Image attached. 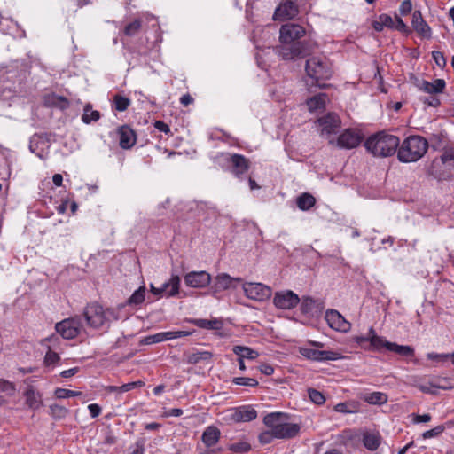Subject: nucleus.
<instances>
[{
  "label": "nucleus",
  "mask_w": 454,
  "mask_h": 454,
  "mask_svg": "<svg viewBox=\"0 0 454 454\" xmlns=\"http://www.w3.org/2000/svg\"><path fill=\"white\" fill-rule=\"evenodd\" d=\"M304 35V27L298 24L283 25L279 31L281 45L277 47V53L286 60H294L308 56L312 51V45L308 42L297 41Z\"/></svg>",
  "instance_id": "nucleus-1"
},
{
  "label": "nucleus",
  "mask_w": 454,
  "mask_h": 454,
  "mask_svg": "<svg viewBox=\"0 0 454 454\" xmlns=\"http://www.w3.org/2000/svg\"><path fill=\"white\" fill-rule=\"evenodd\" d=\"M398 137L385 131L378 132L367 138L364 143L366 150L376 157H387L398 151Z\"/></svg>",
  "instance_id": "nucleus-2"
},
{
  "label": "nucleus",
  "mask_w": 454,
  "mask_h": 454,
  "mask_svg": "<svg viewBox=\"0 0 454 454\" xmlns=\"http://www.w3.org/2000/svg\"><path fill=\"white\" fill-rule=\"evenodd\" d=\"M428 149L427 140L420 136H410L398 146L397 158L401 162H415Z\"/></svg>",
  "instance_id": "nucleus-3"
},
{
  "label": "nucleus",
  "mask_w": 454,
  "mask_h": 454,
  "mask_svg": "<svg viewBox=\"0 0 454 454\" xmlns=\"http://www.w3.org/2000/svg\"><path fill=\"white\" fill-rule=\"evenodd\" d=\"M305 69L307 74L311 79L315 80V82H312V85L315 84L319 88H326L329 86L325 82H320V81L327 80L332 76V70L325 58L312 57L309 59L306 62Z\"/></svg>",
  "instance_id": "nucleus-4"
},
{
  "label": "nucleus",
  "mask_w": 454,
  "mask_h": 454,
  "mask_svg": "<svg viewBox=\"0 0 454 454\" xmlns=\"http://www.w3.org/2000/svg\"><path fill=\"white\" fill-rule=\"evenodd\" d=\"M263 423L272 428V434L277 439H290L300 432V426L294 423L280 421V413H270L264 417Z\"/></svg>",
  "instance_id": "nucleus-5"
},
{
  "label": "nucleus",
  "mask_w": 454,
  "mask_h": 454,
  "mask_svg": "<svg viewBox=\"0 0 454 454\" xmlns=\"http://www.w3.org/2000/svg\"><path fill=\"white\" fill-rule=\"evenodd\" d=\"M354 340L362 348L369 351H380L383 348L389 351V344L392 343L377 335L373 327H370L366 336H355Z\"/></svg>",
  "instance_id": "nucleus-6"
},
{
  "label": "nucleus",
  "mask_w": 454,
  "mask_h": 454,
  "mask_svg": "<svg viewBox=\"0 0 454 454\" xmlns=\"http://www.w3.org/2000/svg\"><path fill=\"white\" fill-rule=\"evenodd\" d=\"M82 328V323L80 317H69L59 322L55 329L66 340L75 338Z\"/></svg>",
  "instance_id": "nucleus-7"
},
{
  "label": "nucleus",
  "mask_w": 454,
  "mask_h": 454,
  "mask_svg": "<svg viewBox=\"0 0 454 454\" xmlns=\"http://www.w3.org/2000/svg\"><path fill=\"white\" fill-rule=\"evenodd\" d=\"M318 123L321 127V135L325 137L330 144H333L334 139L332 136L337 134L340 129V117L336 114L330 113L319 118Z\"/></svg>",
  "instance_id": "nucleus-8"
},
{
  "label": "nucleus",
  "mask_w": 454,
  "mask_h": 454,
  "mask_svg": "<svg viewBox=\"0 0 454 454\" xmlns=\"http://www.w3.org/2000/svg\"><path fill=\"white\" fill-rule=\"evenodd\" d=\"M242 288L248 299L256 301H267L272 294L271 288L262 283L246 282Z\"/></svg>",
  "instance_id": "nucleus-9"
},
{
  "label": "nucleus",
  "mask_w": 454,
  "mask_h": 454,
  "mask_svg": "<svg viewBox=\"0 0 454 454\" xmlns=\"http://www.w3.org/2000/svg\"><path fill=\"white\" fill-rule=\"evenodd\" d=\"M87 324L93 328H99L106 323L105 309L102 306L93 303L88 305L83 313Z\"/></svg>",
  "instance_id": "nucleus-10"
},
{
  "label": "nucleus",
  "mask_w": 454,
  "mask_h": 454,
  "mask_svg": "<svg viewBox=\"0 0 454 454\" xmlns=\"http://www.w3.org/2000/svg\"><path fill=\"white\" fill-rule=\"evenodd\" d=\"M300 354L305 358L316 362L336 361L343 358L340 353L332 350H318L309 348H300Z\"/></svg>",
  "instance_id": "nucleus-11"
},
{
  "label": "nucleus",
  "mask_w": 454,
  "mask_h": 454,
  "mask_svg": "<svg viewBox=\"0 0 454 454\" xmlns=\"http://www.w3.org/2000/svg\"><path fill=\"white\" fill-rule=\"evenodd\" d=\"M179 287L180 278L177 275H172L170 279L164 283L160 287H155L153 284L150 285L151 292L158 297L176 296L179 292Z\"/></svg>",
  "instance_id": "nucleus-12"
},
{
  "label": "nucleus",
  "mask_w": 454,
  "mask_h": 454,
  "mask_svg": "<svg viewBox=\"0 0 454 454\" xmlns=\"http://www.w3.org/2000/svg\"><path fill=\"white\" fill-rule=\"evenodd\" d=\"M299 302V296L290 290L277 292L273 298L274 305L280 309H292Z\"/></svg>",
  "instance_id": "nucleus-13"
},
{
  "label": "nucleus",
  "mask_w": 454,
  "mask_h": 454,
  "mask_svg": "<svg viewBox=\"0 0 454 454\" xmlns=\"http://www.w3.org/2000/svg\"><path fill=\"white\" fill-rule=\"evenodd\" d=\"M328 325L335 330L347 333L350 330L351 325L344 317L335 309H328L325 317Z\"/></svg>",
  "instance_id": "nucleus-14"
},
{
  "label": "nucleus",
  "mask_w": 454,
  "mask_h": 454,
  "mask_svg": "<svg viewBox=\"0 0 454 454\" xmlns=\"http://www.w3.org/2000/svg\"><path fill=\"white\" fill-rule=\"evenodd\" d=\"M184 279L187 286L202 288L209 285L211 276L205 270L191 271L184 276Z\"/></svg>",
  "instance_id": "nucleus-15"
},
{
  "label": "nucleus",
  "mask_w": 454,
  "mask_h": 454,
  "mask_svg": "<svg viewBox=\"0 0 454 454\" xmlns=\"http://www.w3.org/2000/svg\"><path fill=\"white\" fill-rule=\"evenodd\" d=\"M362 137L353 129H348L341 133L336 141V145L340 148L353 149L360 145Z\"/></svg>",
  "instance_id": "nucleus-16"
},
{
  "label": "nucleus",
  "mask_w": 454,
  "mask_h": 454,
  "mask_svg": "<svg viewBox=\"0 0 454 454\" xmlns=\"http://www.w3.org/2000/svg\"><path fill=\"white\" fill-rule=\"evenodd\" d=\"M229 162L231 163V172L239 178H241L250 168L249 160L241 154H231Z\"/></svg>",
  "instance_id": "nucleus-17"
},
{
  "label": "nucleus",
  "mask_w": 454,
  "mask_h": 454,
  "mask_svg": "<svg viewBox=\"0 0 454 454\" xmlns=\"http://www.w3.org/2000/svg\"><path fill=\"white\" fill-rule=\"evenodd\" d=\"M297 14L298 6L292 1H286L276 9L273 18L277 20H291Z\"/></svg>",
  "instance_id": "nucleus-18"
},
{
  "label": "nucleus",
  "mask_w": 454,
  "mask_h": 454,
  "mask_svg": "<svg viewBox=\"0 0 454 454\" xmlns=\"http://www.w3.org/2000/svg\"><path fill=\"white\" fill-rule=\"evenodd\" d=\"M411 26L413 29L422 37L429 39L432 36L430 27L425 21L420 11H414L412 13Z\"/></svg>",
  "instance_id": "nucleus-19"
},
{
  "label": "nucleus",
  "mask_w": 454,
  "mask_h": 454,
  "mask_svg": "<svg viewBox=\"0 0 454 454\" xmlns=\"http://www.w3.org/2000/svg\"><path fill=\"white\" fill-rule=\"evenodd\" d=\"M256 417L257 411L249 405L237 408L232 414V419L236 422H249Z\"/></svg>",
  "instance_id": "nucleus-20"
},
{
  "label": "nucleus",
  "mask_w": 454,
  "mask_h": 454,
  "mask_svg": "<svg viewBox=\"0 0 454 454\" xmlns=\"http://www.w3.org/2000/svg\"><path fill=\"white\" fill-rule=\"evenodd\" d=\"M241 281L242 279L240 278H231L230 275L226 273H222L215 277L213 288L215 293L221 292L232 287L233 282Z\"/></svg>",
  "instance_id": "nucleus-21"
},
{
  "label": "nucleus",
  "mask_w": 454,
  "mask_h": 454,
  "mask_svg": "<svg viewBox=\"0 0 454 454\" xmlns=\"http://www.w3.org/2000/svg\"><path fill=\"white\" fill-rule=\"evenodd\" d=\"M120 134V146L123 149L131 148L136 143V135L134 131L128 126L121 127Z\"/></svg>",
  "instance_id": "nucleus-22"
},
{
  "label": "nucleus",
  "mask_w": 454,
  "mask_h": 454,
  "mask_svg": "<svg viewBox=\"0 0 454 454\" xmlns=\"http://www.w3.org/2000/svg\"><path fill=\"white\" fill-rule=\"evenodd\" d=\"M220 434V430L216 427L209 426L203 432L201 440L207 447L210 448L218 442Z\"/></svg>",
  "instance_id": "nucleus-23"
},
{
  "label": "nucleus",
  "mask_w": 454,
  "mask_h": 454,
  "mask_svg": "<svg viewBox=\"0 0 454 454\" xmlns=\"http://www.w3.org/2000/svg\"><path fill=\"white\" fill-rule=\"evenodd\" d=\"M445 81L442 79H436L433 82L427 81H422L419 84V90L429 93V94H436L442 92L445 88Z\"/></svg>",
  "instance_id": "nucleus-24"
},
{
  "label": "nucleus",
  "mask_w": 454,
  "mask_h": 454,
  "mask_svg": "<svg viewBox=\"0 0 454 454\" xmlns=\"http://www.w3.org/2000/svg\"><path fill=\"white\" fill-rule=\"evenodd\" d=\"M232 351L235 355L238 356L239 358H241L243 360L248 359V360H254L258 357L259 353L252 349L251 348L246 347V346H234L232 348Z\"/></svg>",
  "instance_id": "nucleus-25"
},
{
  "label": "nucleus",
  "mask_w": 454,
  "mask_h": 454,
  "mask_svg": "<svg viewBox=\"0 0 454 454\" xmlns=\"http://www.w3.org/2000/svg\"><path fill=\"white\" fill-rule=\"evenodd\" d=\"M328 100L325 93H319L309 98L307 100V106L309 111H316L323 109L325 106L326 101Z\"/></svg>",
  "instance_id": "nucleus-26"
},
{
  "label": "nucleus",
  "mask_w": 454,
  "mask_h": 454,
  "mask_svg": "<svg viewBox=\"0 0 454 454\" xmlns=\"http://www.w3.org/2000/svg\"><path fill=\"white\" fill-rule=\"evenodd\" d=\"M315 204V197L308 192H303L296 199V205L302 211L309 210Z\"/></svg>",
  "instance_id": "nucleus-27"
},
{
  "label": "nucleus",
  "mask_w": 454,
  "mask_h": 454,
  "mask_svg": "<svg viewBox=\"0 0 454 454\" xmlns=\"http://www.w3.org/2000/svg\"><path fill=\"white\" fill-rule=\"evenodd\" d=\"M213 354L209 351H196L185 354L186 362L191 364H196L201 361H210Z\"/></svg>",
  "instance_id": "nucleus-28"
},
{
  "label": "nucleus",
  "mask_w": 454,
  "mask_h": 454,
  "mask_svg": "<svg viewBox=\"0 0 454 454\" xmlns=\"http://www.w3.org/2000/svg\"><path fill=\"white\" fill-rule=\"evenodd\" d=\"M389 351L394 352L403 357L414 356V348L408 345H399L395 342L389 344Z\"/></svg>",
  "instance_id": "nucleus-29"
},
{
  "label": "nucleus",
  "mask_w": 454,
  "mask_h": 454,
  "mask_svg": "<svg viewBox=\"0 0 454 454\" xmlns=\"http://www.w3.org/2000/svg\"><path fill=\"white\" fill-rule=\"evenodd\" d=\"M24 395L26 397V403L29 408L33 410H37L41 406L42 401L40 399V396L35 392V390L32 387L27 389Z\"/></svg>",
  "instance_id": "nucleus-30"
},
{
  "label": "nucleus",
  "mask_w": 454,
  "mask_h": 454,
  "mask_svg": "<svg viewBox=\"0 0 454 454\" xmlns=\"http://www.w3.org/2000/svg\"><path fill=\"white\" fill-rule=\"evenodd\" d=\"M364 445L370 450H375L380 444V436L377 434H366L363 439Z\"/></svg>",
  "instance_id": "nucleus-31"
},
{
  "label": "nucleus",
  "mask_w": 454,
  "mask_h": 454,
  "mask_svg": "<svg viewBox=\"0 0 454 454\" xmlns=\"http://www.w3.org/2000/svg\"><path fill=\"white\" fill-rule=\"evenodd\" d=\"M364 401L370 404L380 405L387 402V395L382 392H372L364 396Z\"/></svg>",
  "instance_id": "nucleus-32"
},
{
  "label": "nucleus",
  "mask_w": 454,
  "mask_h": 454,
  "mask_svg": "<svg viewBox=\"0 0 454 454\" xmlns=\"http://www.w3.org/2000/svg\"><path fill=\"white\" fill-rule=\"evenodd\" d=\"M145 298V286H142L136 290L132 295L127 300L126 303L131 306H137L141 304Z\"/></svg>",
  "instance_id": "nucleus-33"
},
{
  "label": "nucleus",
  "mask_w": 454,
  "mask_h": 454,
  "mask_svg": "<svg viewBox=\"0 0 454 454\" xmlns=\"http://www.w3.org/2000/svg\"><path fill=\"white\" fill-rule=\"evenodd\" d=\"M100 118V113L96 110H92L91 105L87 104L84 106V112L82 116V120L84 123L89 124L91 121H97Z\"/></svg>",
  "instance_id": "nucleus-34"
},
{
  "label": "nucleus",
  "mask_w": 454,
  "mask_h": 454,
  "mask_svg": "<svg viewBox=\"0 0 454 454\" xmlns=\"http://www.w3.org/2000/svg\"><path fill=\"white\" fill-rule=\"evenodd\" d=\"M114 108L119 112H123L130 106L131 101L129 98L116 94L113 99Z\"/></svg>",
  "instance_id": "nucleus-35"
},
{
  "label": "nucleus",
  "mask_w": 454,
  "mask_h": 454,
  "mask_svg": "<svg viewBox=\"0 0 454 454\" xmlns=\"http://www.w3.org/2000/svg\"><path fill=\"white\" fill-rule=\"evenodd\" d=\"M232 383L250 387H255L259 385L257 380L249 377H235L232 379Z\"/></svg>",
  "instance_id": "nucleus-36"
},
{
  "label": "nucleus",
  "mask_w": 454,
  "mask_h": 454,
  "mask_svg": "<svg viewBox=\"0 0 454 454\" xmlns=\"http://www.w3.org/2000/svg\"><path fill=\"white\" fill-rule=\"evenodd\" d=\"M141 28V20H135L124 27V34L128 36L136 35Z\"/></svg>",
  "instance_id": "nucleus-37"
},
{
  "label": "nucleus",
  "mask_w": 454,
  "mask_h": 454,
  "mask_svg": "<svg viewBox=\"0 0 454 454\" xmlns=\"http://www.w3.org/2000/svg\"><path fill=\"white\" fill-rule=\"evenodd\" d=\"M316 301L311 297H303L301 304L302 314H311L315 307Z\"/></svg>",
  "instance_id": "nucleus-38"
},
{
  "label": "nucleus",
  "mask_w": 454,
  "mask_h": 454,
  "mask_svg": "<svg viewBox=\"0 0 454 454\" xmlns=\"http://www.w3.org/2000/svg\"><path fill=\"white\" fill-rule=\"evenodd\" d=\"M308 394L310 401L317 405L323 404L325 402V395L317 389L309 388Z\"/></svg>",
  "instance_id": "nucleus-39"
},
{
  "label": "nucleus",
  "mask_w": 454,
  "mask_h": 454,
  "mask_svg": "<svg viewBox=\"0 0 454 454\" xmlns=\"http://www.w3.org/2000/svg\"><path fill=\"white\" fill-rule=\"evenodd\" d=\"M50 411L51 415L55 419H62L67 414V410L64 406L59 405L57 403L51 404L50 406Z\"/></svg>",
  "instance_id": "nucleus-40"
},
{
  "label": "nucleus",
  "mask_w": 454,
  "mask_h": 454,
  "mask_svg": "<svg viewBox=\"0 0 454 454\" xmlns=\"http://www.w3.org/2000/svg\"><path fill=\"white\" fill-rule=\"evenodd\" d=\"M0 391L5 393L7 395H13L16 392L15 385L8 380L0 379Z\"/></svg>",
  "instance_id": "nucleus-41"
},
{
  "label": "nucleus",
  "mask_w": 454,
  "mask_h": 454,
  "mask_svg": "<svg viewBox=\"0 0 454 454\" xmlns=\"http://www.w3.org/2000/svg\"><path fill=\"white\" fill-rule=\"evenodd\" d=\"M196 325L199 327L206 328V329H219L220 322L217 320H207V319H198L196 321Z\"/></svg>",
  "instance_id": "nucleus-42"
},
{
  "label": "nucleus",
  "mask_w": 454,
  "mask_h": 454,
  "mask_svg": "<svg viewBox=\"0 0 454 454\" xmlns=\"http://www.w3.org/2000/svg\"><path fill=\"white\" fill-rule=\"evenodd\" d=\"M162 341L181 338L189 335L188 332L185 331H174V332H164L160 333Z\"/></svg>",
  "instance_id": "nucleus-43"
},
{
  "label": "nucleus",
  "mask_w": 454,
  "mask_h": 454,
  "mask_svg": "<svg viewBox=\"0 0 454 454\" xmlns=\"http://www.w3.org/2000/svg\"><path fill=\"white\" fill-rule=\"evenodd\" d=\"M81 393L65 388H57L55 390V396L59 399L69 398L80 395Z\"/></svg>",
  "instance_id": "nucleus-44"
},
{
  "label": "nucleus",
  "mask_w": 454,
  "mask_h": 454,
  "mask_svg": "<svg viewBox=\"0 0 454 454\" xmlns=\"http://www.w3.org/2000/svg\"><path fill=\"white\" fill-rule=\"evenodd\" d=\"M432 57L435 62V64L440 67V68H444L445 66H446V59L443 55V53H442L441 51H434L432 52Z\"/></svg>",
  "instance_id": "nucleus-45"
},
{
  "label": "nucleus",
  "mask_w": 454,
  "mask_h": 454,
  "mask_svg": "<svg viewBox=\"0 0 454 454\" xmlns=\"http://www.w3.org/2000/svg\"><path fill=\"white\" fill-rule=\"evenodd\" d=\"M258 438L262 444H268L270 443L272 440L276 437L272 434V428H270V430L261 433Z\"/></svg>",
  "instance_id": "nucleus-46"
},
{
  "label": "nucleus",
  "mask_w": 454,
  "mask_h": 454,
  "mask_svg": "<svg viewBox=\"0 0 454 454\" xmlns=\"http://www.w3.org/2000/svg\"><path fill=\"white\" fill-rule=\"evenodd\" d=\"M443 426H437L434 428L424 432L422 436L424 439L433 438L441 434L443 432Z\"/></svg>",
  "instance_id": "nucleus-47"
},
{
  "label": "nucleus",
  "mask_w": 454,
  "mask_h": 454,
  "mask_svg": "<svg viewBox=\"0 0 454 454\" xmlns=\"http://www.w3.org/2000/svg\"><path fill=\"white\" fill-rule=\"evenodd\" d=\"M392 29H395L403 33L410 32L407 25L403 22V20L401 18L397 16L395 17V20H394V26H392Z\"/></svg>",
  "instance_id": "nucleus-48"
},
{
  "label": "nucleus",
  "mask_w": 454,
  "mask_h": 454,
  "mask_svg": "<svg viewBox=\"0 0 454 454\" xmlns=\"http://www.w3.org/2000/svg\"><path fill=\"white\" fill-rule=\"evenodd\" d=\"M419 388L423 393L435 394L436 393V391L434 390L435 388H443V389H445L446 387H441V386H437V385L429 383V384L419 385Z\"/></svg>",
  "instance_id": "nucleus-49"
},
{
  "label": "nucleus",
  "mask_w": 454,
  "mask_h": 454,
  "mask_svg": "<svg viewBox=\"0 0 454 454\" xmlns=\"http://www.w3.org/2000/svg\"><path fill=\"white\" fill-rule=\"evenodd\" d=\"M59 358L60 357L57 353H55L51 350H49L45 355L44 364L46 365L53 364L57 363L59 360Z\"/></svg>",
  "instance_id": "nucleus-50"
},
{
  "label": "nucleus",
  "mask_w": 454,
  "mask_h": 454,
  "mask_svg": "<svg viewBox=\"0 0 454 454\" xmlns=\"http://www.w3.org/2000/svg\"><path fill=\"white\" fill-rule=\"evenodd\" d=\"M144 385H145V383L141 380L123 384L122 386H120L121 393L130 391L131 389H133L135 387H143Z\"/></svg>",
  "instance_id": "nucleus-51"
},
{
  "label": "nucleus",
  "mask_w": 454,
  "mask_h": 454,
  "mask_svg": "<svg viewBox=\"0 0 454 454\" xmlns=\"http://www.w3.org/2000/svg\"><path fill=\"white\" fill-rule=\"evenodd\" d=\"M427 357L429 360L441 362V361H446L449 358H450V354H437V353L432 352V353H428L427 355Z\"/></svg>",
  "instance_id": "nucleus-52"
},
{
  "label": "nucleus",
  "mask_w": 454,
  "mask_h": 454,
  "mask_svg": "<svg viewBox=\"0 0 454 454\" xmlns=\"http://www.w3.org/2000/svg\"><path fill=\"white\" fill-rule=\"evenodd\" d=\"M348 414L357 413L361 411V404L357 401H348Z\"/></svg>",
  "instance_id": "nucleus-53"
},
{
  "label": "nucleus",
  "mask_w": 454,
  "mask_h": 454,
  "mask_svg": "<svg viewBox=\"0 0 454 454\" xmlns=\"http://www.w3.org/2000/svg\"><path fill=\"white\" fill-rule=\"evenodd\" d=\"M52 104H54L62 110L67 108L69 106L68 100L64 97H54Z\"/></svg>",
  "instance_id": "nucleus-54"
},
{
  "label": "nucleus",
  "mask_w": 454,
  "mask_h": 454,
  "mask_svg": "<svg viewBox=\"0 0 454 454\" xmlns=\"http://www.w3.org/2000/svg\"><path fill=\"white\" fill-rule=\"evenodd\" d=\"M250 449L249 444L247 442H239L231 444L230 450L235 452H246Z\"/></svg>",
  "instance_id": "nucleus-55"
},
{
  "label": "nucleus",
  "mask_w": 454,
  "mask_h": 454,
  "mask_svg": "<svg viewBox=\"0 0 454 454\" xmlns=\"http://www.w3.org/2000/svg\"><path fill=\"white\" fill-rule=\"evenodd\" d=\"M411 9H412V4H411V0H404L402 2L401 5L399 7V12L402 15H406L411 12Z\"/></svg>",
  "instance_id": "nucleus-56"
},
{
  "label": "nucleus",
  "mask_w": 454,
  "mask_h": 454,
  "mask_svg": "<svg viewBox=\"0 0 454 454\" xmlns=\"http://www.w3.org/2000/svg\"><path fill=\"white\" fill-rule=\"evenodd\" d=\"M441 160L442 163H446L452 160L454 161V148H449L445 150L441 156Z\"/></svg>",
  "instance_id": "nucleus-57"
},
{
  "label": "nucleus",
  "mask_w": 454,
  "mask_h": 454,
  "mask_svg": "<svg viewBox=\"0 0 454 454\" xmlns=\"http://www.w3.org/2000/svg\"><path fill=\"white\" fill-rule=\"evenodd\" d=\"M380 19V22L383 24L384 27H389L392 28V26H394V20L391 16L388 14H381L379 16Z\"/></svg>",
  "instance_id": "nucleus-58"
},
{
  "label": "nucleus",
  "mask_w": 454,
  "mask_h": 454,
  "mask_svg": "<svg viewBox=\"0 0 454 454\" xmlns=\"http://www.w3.org/2000/svg\"><path fill=\"white\" fill-rule=\"evenodd\" d=\"M154 127L155 129L161 132H164L165 134H168L170 132L168 125L162 121H156L154 122Z\"/></svg>",
  "instance_id": "nucleus-59"
},
{
  "label": "nucleus",
  "mask_w": 454,
  "mask_h": 454,
  "mask_svg": "<svg viewBox=\"0 0 454 454\" xmlns=\"http://www.w3.org/2000/svg\"><path fill=\"white\" fill-rule=\"evenodd\" d=\"M162 341V339H161V334L160 333H157V334H153V335H150V336H147L145 340H144V342L145 344H153V343H158V342H161Z\"/></svg>",
  "instance_id": "nucleus-60"
},
{
  "label": "nucleus",
  "mask_w": 454,
  "mask_h": 454,
  "mask_svg": "<svg viewBox=\"0 0 454 454\" xmlns=\"http://www.w3.org/2000/svg\"><path fill=\"white\" fill-rule=\"evenodd\" d=\"M88 409L90 411V416L92 418H97L99 416L101 412V407L97 403H91L88 406Z\"/></svg>",
  "instance_id": "nucleus-61"
},
{
  "label": "nucleus",
  "mask_w": 454,
  "mask_h": 454,
  "mask_svg": "<svg viewBox=\"0 0 454 454\" xmlns=\"http://www.w3.org/2000/svg\"><path fill=\"white\" fill-rule=\"evenodd\" d=\"M259 371L267 376H270L274 373V368L268 364H261L259 366Z\"/></svg>",
  "instance_id": "nucleus-62"
},
{
  "label": "nucleus",
  "mask_w": 454,
  "mask_h": 454,
  "mask_svg": "<svg viewBox=\"0 0 454 454\" xmlns=\"http://www.w3.org/2000/svg\"><path fill=\"white\" fill-rule=\"evenodd\" d=\"M105 314L106 317V323L110 322L112 320H118L119 317L114 309H105Z\"/></svg>",
  "instance_id": "nucleus-63"
},
{
  "label": "nucleus",
  "mask_w": 454,
  "mask_h": 454,
  "mask_svg": "<svg viewBox=\"0 0 454 454\" xmlns=\"http://www.w3.org/2000/svg\"><path fill=\"white\" fill-rule=\"evenodd\" d=\"M423 102L430 106H438L440 105V100L435 97H426L423 99Z\"/></svg>",
  "instance_id": "nucleus-64"
}]
</instances>
